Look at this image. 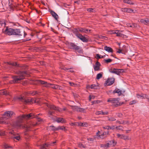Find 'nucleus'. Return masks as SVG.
<instances>
[{
	"instance_id": "nucleus-1",
	"label": "nucleus",
	"mask_w": 149,
	"mask_h": 149,
	"mask_svg": "<svg viewBox=\"0 0 149 149\" xmlns=\"http://www.w3.org/2000/svg\"><path fill=\"white\" fill-rule=\"evenodd\" d=\"M35 117L37 119L38 122L36 123H32V125L33 126H35L43 121L42 120L38 117L37 115L35 116L33 113H31L26 115H23L21 116L18 117L17 120L15 123V125L16 127L18 128H24L27 127V126L25 125H23L22 124L23 119H30Z\"/></svg>"
},
{
	"instance_id": "nucleus-2",
	"label": "nucleus",
	"mask_w": 149,
	"mask_h": 149,
	"mask_svg": "<svg viewBox=\"0 0 149 149\" xmlns=\"http://www.w3.org/2000/svg\"><path fill=\"white\" fill-rule=\"evenodd\" d=\"M17 74L19 75L13 76L12 78L13 80L9 81L10 84L17 83L19 81L24 79V76L27 74V72L26 71H19L17 72Z\"/></svg>"
},
{
	"instance_id": "nucleus-3",
	"label": "nucleus",
	"mask_w": 149,
	"mask_h": 149,
	"mask_svg": "<svg viewBox=\"0 0 149 149\" xmlns=\"http://www.w3.org/2000/svg\"><path fill=\"white\" fill-rule=\"evenodd\" d=\"M119 98H110L108 99L107 101L110 102L115 107H117L122 104L119 102Z\"/></svg>"
},
{
	"instance_id": "nucleus-4",
	"label": "nucleus",
	"mask_w": 149,
	"mask_h": 149,
	"mask_svg": "<svg viewBox=\"0 0 149 149\" xmlns=\"http://www.w3.org/2000/svg\"><path fill=\"white\" fill-rule=\"evenodd\" d=\"M13 35L20 36L23 35L24 37H25L27 34L24 31L21 30L19 29H14Z\"/></svg>"
},
{
	"instance_id": "nucleus-5",
	"label": "nucleus",
	"mask_w": 149,
	"mask_h": 149,
	"mask_svg": "<svg viewBox=\"0 0 149 149\" xmlns=\"http://www.w3.org/2000/svg\"><path fill=\"white\" fill-rule=\"evenodd\" d=\"M74 34L75 36L82 41L84 42H87L88 41V40L84 36L79 33L78 31L74 32Z\"/></svg>"
},
{
	"instance_id": "nucleus-6",
	"label": "nucleus",
	"mask_w": 149,
	"mask_h": 149,
	"mask_svg": "<svg viewBox=\"0 0 149 149\" xmlns=\"http://www.w3.org/2000/svg\"><path fill=\"white\" fill-rule=\"evenodd\" d=\"M18 99L25 104H31V100L30 98H26L24 96H20L18 97Z\"/></svg>"
},
{
	"instance_id": "nucleus-7",
	"label": "nucleus",
	"mask_w": 149,
	"mask_h": 149,
	"mask_svg": "<svg viewBox=\"0 0 149 149\" xmlns=\"http://www.w3.org/2000/svg\"><path fill=\"white\" fill-rule=\"evenodd\" d=\"M70 46L71 49H75V50L77 51L79 53H81L82 52V50L80 47L74 43H70Z\"/></svg>"
},
{
	"instance_id": "nucleus-8",
	"label": "nucleus",
	"mask_w": 149,
	"mask_h": 149,
	"mask_svg": "<svg viewBox=\"0 0 149 149\" xmlns=\"http://www.w3.org/2000/svg\"><path fill=\"white\" fill-rule=\"evenodd\" d=\"M46 105L50 108L51 110H53L59 112H62V110L61 108H59L58 107L55 106L53 105H50L47 103H46Z\"/></svg>"
},
{
	"instance_id": "nucleus-9",
	"label": "nucleus",
	"mask_w": 149,
	"mask_h": 149,
	"mask_svg": "<svg viewBox=\"0 0 149 149\" xmlns=\"http://www.w3.org/2000/svg\"><path fill=\"white\" fill-rule=\"evenodd\" d=\"M14 113L12 111H8L5 113L2 118L5 119L10 118L13 114Z\"/></svg>"
},
{
	"instance_id": "nucleus-10",
	"label": "nucleus",
	"mask_w": 149,
	"mask_h": 149,
	"mask_svg": "<svg viewBox=\"0 0 149 149\" xmlns=\"http://www.w3.org/2000/svg\"><path fill=\"white\" fill-rule=\"evenodd\" d=\"M9 133L12 135L11 136L14 139V140H15V139L18 141L20 140L21 137L18 134L15 133L13 131L9 132Z\"/></svg>"
},
{
	"instance_id": "nucleus-11",
	"label": "nucleus",
	"mask_w": 149,
	"mask_h": 149,
	"mask_svg": "<svg viewBox=\"0 0 149 149\" xmlns=\"http://www.w3.org/2000/svg\"><path fill=\"white\" fill-rule=\"evenodd\" d=\"M116 143V142H115L114 141H110L109 143H107L106 144H101V147H106L107 148L109 147V146L111 145L112 146H114Z\"/></svg>"
},
{
	"instance_id": "nucleus-12",
	"label": "nucleus",
	"mask_w": 149,
	"mask_h": 149,
	"mask_svg": "<svg viewBox=\"0 0 149 149\" xmlns=\"http://www.w3.org/2000/svg\"><path fill=\"white\" fill-rule=\"evenodd\" d=\"M123 70L119 69L113 68L110 70L109 72L118 75L121 72H123Z\"/></svg>"
},
{
	"instance_id": "nucleus-13",
	"label": "nucleus",
	"mask_w": 149,
	"mask_h": 149,
	"mask_svg": "<svg viewBox=\"0 0 149 149\" xmlns=\"http://www.w3.org/2000/svg\"><path fill=\"white\" fill-rule=\"evenodd\" d=\"M75 31L80 32L84 33H87L90 32L91 30L89 29H86V28H78L75 29Z\"/></svg>"
},
{
	"instance_id": "nucleus-14",
	"label": "nucleus",
	"mask_w": 149,
	"mask_h": 149,
	"mask_svg": "<svg viewBox=\"0 0 149 149\" xmlns=\"http://www.w3.org/2000/svg\"><path fill=\"white\" fill-rule=\"evenodd\" d=\"M13 32L14 29L11 28H8V27H6L5 31H3L5 34H8V35H13Z\"/></svg>"
},
{
	"instance_id": "nucleus-15",
	"label": "nucleus",
	"mask_w": 149,
	"mask_h": 149,
	"mask_svg": "<svg viewBox=\"0 0 149 149\" xmlns=\"http://www.w3.org/2000/svg\"><path fill=\"white\" fill-rule=\"evenodd\" d=\"M37 82L38 84H41L42 85H43V86L44 87H45L47 88L50 87V84L47 83V82H45L44 81L40 80H37Z\"/></svg>"
},
{
	"instance_id": "nucleus-16",
	"label": "nucleus",
	"mask_w": 149,
	"mask_h": 149,
	"mask_svg": "<svg viewBox=\"0 0 149 149\" xmlns=\"http://www.w3.org/2000/svg\"><path fill=\"white\" fill-rule=\"evenodd\" d=\"M2 3L3 6L7 8L10 6L9 0H3L2 1Z\"/></svg>"
},
{
	"instance_id": "nucleus-17",
	"label": "nucleus",
	"mask_w": 149,
	"mask_h": 149,
	"mask_svg": "<svg viewBox=\"0 0 149 149\" xmlns=\"http://www.w3.org/2000/svg\"><path fill=\"white\" fill-rule=\"evenodd\" d=\"M114 80V78H108L105 83V84H107V86L111 85L113 83Z\"/></svg>"
},
{
	"instance_id": "nucleus-18",
	"label": "nucleus",
	"mask_w": 149,
	"mask_h": 149,
	"mask_svg": "<svg viewBox=\"0 0 149 149\" xmlns=\"http://www.w3.org/2000/svg\"><path fill=\"white\" fill-rule=\"evenodd\" d=\"M101 65L100 63L97 61L95 63V65L94 66V69L95 71H99L100 70V66Z\"/></svg>"
},
{
	"instance_id": "nucleus-19",
	"label": "nucleus",
	"mask_w": 149,
	"mask_h": 149,
	"mask_svg": "<svg viewBox=\"0 0 149 149\" xmlns=\"http://www.w3.org/2000/svg\"><path fill=\"white\" fill-rule=\"evenodd\" d=\"M50 85L52 86L51 88L53 89L59 90L63 89L62 87L57 85L50 84Z\"/></svg>"
},
{
	"instance_id": "nucleus-20",
	"label": "nucleus",
	"mask_w": 149,
	"mask_h": 149,
	"mask_svg": "<svg viewBox=\"0 0 149 149\" xmlns=\"http://www.w3.org/2000/svg\"><path fill=\"white\" fill-rule=\"evenodd\" d=\"M10 95V93L9 92L5 90H3L1 91H0V95Z\"/></svg>"
},
{
	"instance_id": "nucleus-21",
	"label": "nucleus",
	"mask_w": 149,
	"mask_h": 149,
	"mask_svg": "<svg viewBox=\"0 0 149 149\" xmlns=\"http://www.w3.org/2000/svg\"><path fill=\"white\" fill-rule=\"evenodd\" d=\"M50 13L52 16L54 17L55 19L57 20L58 18V16L56 13L53 10H51Z\"/></svg>"
},
{
	"instance_id": "nucleus-22",
	"label": "nucleus",
	"mask_w": 149,
	"mask_h": 149,
	"mask_svg": "<svg viewBox=\"0 0 149 149\" xmlns=\"http://www.w3.org/2000/svg\"><path fill=\"white\" fill-rule=\"evenodd\" d=\"M104 49L109 52L112 53L113 52V50L112 48L109 47L105 46L104 47Z\"/></svg>"
},
{
	"instance_id": "nucleus-23",
	"label": "nucleus",
	"mask_w": 149,
	"mask_h": 149,
	"mask_svg": "<svg viewBox=\"0 0 149 149\" xmlns=\"http://www.w3.org/2000/svg\"><path fill=\"white\" fill-rule=\"evenodd\" d=\"M52 144H47V143H45L43 145H42L41 146L40 148L41 149H46V147H49V146H52Z\"/></svg>"
},
{
	"instance_id": "nucleus-24",
	"label": "nucleus",
	"mask_w": 149,
	"mask_h": 149,
	"mask_svg": "<svg viewBox=\"0 0 149 149\" xmlns=\"http://www.w3.org/2000/svg\"><path fill=\"white\" fill-rule=\"evenodd\" d=\"M140 22L145 24H149V19H141L140 20Z\"/></svg>"
},
{
	"instance_id": "nucleus-25",
	"label": "nucleus",
	"mask_w": 149,
	"mask_h": 149,
	"mask_svg": "<svg viewBox=\"0 0 149 149\" xmlns=\"http://www.w3.org/2000/svg\"><path fill=\"white\" fill-rule=\"evenodd\" d=\"M56 121L58 123H64L65 122L63 118H57Z\"/></svg>"
},
{
	"instance_id": "nucleus-26",
	"label": "nucleus",
	"mask_w": 149,
	"mask_h": 149,
	"mask_svg": "<svg viewBox=\"0 0 149 149\" xmlns=\"http://www.w3.org/2000/svg\"><path fill=\"white\" fill-rule=\"evenodd\" d=\"M113 93H116L118 94L119 95H120L122 94V91L118 89H115V90L113 91Z\"/></svg>"
},
{
	"instance_id": "nucleus-27",
	"label": "nucleus",
	"mask_w": 149,
	"mask_h": 149,
	"mask_svg": "<svg viewBox=\"0 0 149 149\" xmlns=\"http://www.w3.org/2000/svg\"><path fill=\"white\" fill-rule=\"evenodd\" d=\"M103 74V73L102 72L98 74L96 76V79L98 80L101 78L102 77Z\"/></svg>"
},
{
	"instance_id": "nucleus-28",
	"label": "nucleus",
	"mask_w": 149,
	"mask_h": 149,
	"mask_svg": "<svg viewBox=\"0 0 149 149\" xmlns=\"http://www.w3.org/2000/svg\"><path fill=\"white\" fill-rule=\"evenodd\" d=\"M72 109L74 111H79V107L77 106H71Z\"/></svg>"
},
{
	"instance_id": "nucleus-29",
	"label": "nucleus",
	"mask_w": 149,
	"mask_h": 149,
	"mask_svg": "<svg viewBox=\"0 0 149 149\" xmlns=\"http://www.w3.org/2000/svg\"><path fill=\"white\" fill-rule=\"evenodd\" d=\"M120 139L126 140H130V139L128 136H125L124 134H122V137H120Z\"/></svg>"
},
{
	"instance_id": "nucleus-30",
	"label": "nucleus",
	"mask_w": 149,
	"mask_h": 149,
	"mask_svg": "<svg viewBox=\"0 0 149 149\" xmlns=\"http://www.w3.org/2000/svg\"><path fill=\"white\" fill-rule=\"evenodd\" d=\"M64 130V131H66L67 130L65 128V127L64 126H59L57 127V129L56 130Z\"/></svg>"
},
{
	"instance_id": "nucleus-31",
	"label": "nucleus",
	"mask_w": 149,
	"mask_h": 149,
	"mask_svg": "<svg viewBox=\"0 0 149 149\" xmlns=\"http://www.w3.org/2000/svg\"><path fill=\"white\" fill-rule=\"evenodd\" d=\"M123 2L125 3H127L128 4H130V5H133L134 4V3H132L131 2V1L130 0H124Z\"/></svg>"
},
{
	"instance_id": "nucleus-32",
	"label": "nucleus",
	"mask_w": 149,
	"mask_h": 149,
	"mask_svg": "<svg viewBox=\"0 0 149 149\" xmlns=\"http://www.w3.org/2000/svg\"><path fill=\"white\" fill-rule=\"evenodd\" d=\"M3 146L4 148L5 149L12 148V147L11 146H10V145L6 143H4V144Z\"/></svg>"
},
{
	"instance_id": "nucleus-33",
	"label": "nucleus",
	"mask_w": 149,
	"mask_h": 149,
	"mask_svg": "<svg viewBox=\"0 0 149 149\" xmlns=\"http://www.w3.org/2000/svg\"><path fill=\"white\" fill-rule=\"evenodd\" d=\"M116 36L119 37H123L124 35L120 33L119 31H118V32L116 34Z\"/></svg>"
},
{
	"instance_id": "nucleus-34",
	"label": "nucleus",
	"mask_w": 149,
	"mask_h": 149,
	"mask_svg": "<svg viewBox=\"0 0 149 149\" xmlns=\"http://www.w3.org/2000/svg\"><path fill=\"white\" fill-rule=\"evenodd\" d=\"M7 64L9 65H11L13 66H17V64L16 63L14 62H8Z\"/></svg>"
},
{
	"instance_id": "nucleus-35",
	"label": "nucleus",
	"mask_w": 149,
	"mask_h": 149,
	"mask_svg": "<svg viewBox=\"0 0 149 149\" xmlns=\"http://www.w3.org/2000/svg\"><path fill=\"white\" fill-rule=\"evenodd\" d=\"M72 69V68H71L70 69H67L66 68H64L63 69L65 71H67V70H69L68 71V72H74V71Z\"/></svg>"
},
{
	"instance_id": "nucleus-36",
	"label": "nucleus",
	"mask_w": 149,
	"mask_h": 149,
	"mask_svg": "<svg viewBox=\"0 0 149 149\" xmlns=\"http://www.w3.org/2000/svg\"><path fill=\"white\" fill-rule=\"evenodd\" d=\"M6 135V132L4 131H1L0 130V136H3Z\"/></svg>"
},
{
	"instance_id": "nucleus-37",
	"label": "nucleus",
	"mask_w": 149,
	"mask_h": 149,
	"mask_svg": "<svg viewBox=\"0 0 149 149\" xmlns=\"http://www.w3.org/2000/svg\"><path fill=\"white\" fill-rule=\"evenodd\" d=\"M86 110V109L84 108H79V111L80 112H85Z\"/></svg>"
},
{
	"instance_id": "nucleus-38",
	"label": "nucleus",
	"mask_w": 149,
	"mask_h": 149,
	"mask_svg": "<svg viewBox=\"0 0 149 149\" xmlns=\"http://www.w3.org/2000/svg\"><path fill=\"white\" fill-rule=\"evenodd\" d=\"M69 84L70 85V86H77V84H76L75 83H73V82H69Z\"/></svg>"
},
{
	"instance_id": "nucleus-39",
	"label": "nucleus",
	"mask_w": 149,
	"mask_h": 149,
	"mask_svg": "<svg viewBox=\"0 0 149 149\" xmlns=\"http://www.w3.org/2000/svg\"><path fill=\"white\" fill-rule=\"evenodd\" d=\"M104 136L106 135H109V131H107V132H104L102 134Z\"/></svg>"
},
{
	"instance_id": "nucleus-40",
	"label": "nucleus",
	"mask_w": 149,
	"mask_h": 149,
	"mask_svg": "<svg viewBox=\"0 0 149 149\" xmlns=\"http://www.w3.org/2000/svg\"><path fill=\"white\" fill-rule=\"evenodd\" d=\"M112 61V59L109 58L105 60V63H110Z\"/></svg>"
},
{
	"instance_id": "nucleus-41",
	"label": "nucleus",
	"mask_w": 149,
	"mask_h": 149,
	"mask_svg": "<svg viewBox=\"0 0 149 149\" xmlns=\"http://www.w3.org/2000/svg\"><path fill=\"white\" fill-rule=\"evenodd\" d=\"M143 98H146L148 100V98H149L148 96L146 94H142V96H141Z\"/></svg>"
},
{
	"instance_id": "nucleus-42",
	"label": "nucleus",
	"mask_w": 149,
	"mask_h": 149,
	"mask_svg": "<svg viewBox=\"0 0 149 149\" xmlns=\"http://www.w3.org/2000/svg\"><path fill=\"white\" fill-rule=\"evenodd\" d=\"M94 9L93 8H89L87 9V11L89 12H93Z\"/></svg>"
},
{
	"instance_id": "nucleus-43",
	"label": "nucleus",
	"mask_w": 149,
	"mask_h": 149,
	"mask_svg": "<svg viewBox=\"0 0 149 149\" xmlns=\"http://www.w3.org/2000/svg\"><path fill=\"white\" fill-rule=\"evenodd\" d=\"M108 120L109 121H115L116 120V119L112 117L109 118Z\"/></svg>"
},
{
	"instance_id": "nucleus-44",
	"label": "nucleus",
	"mask_w": 149,
	"mask_h": 149,
	"mask_svg": "<svg viewBox=\"0 0 149 149\" xmlns=\"http://www.w3.org/2000/svg\"><path fill=\"white\" fill-rule=\"evenodd\" d=\"M121 10L122 12H127V8H122L121 9Z\"/></svg>"
},
{
	"instance_id": "nucleus-45",
	"label": "nucleus",
	"mask_w": 149,
	"mask_h": 149,
	"mask_svg": "<svg viewBox=\"0 0 149 149\" xmlns=\"http://www.w3.org/2000/svg\"><path fill=\"white\" fill-rule=\"evenodd\" d=\"M54 113V112L53 111H49L48 112V115H49V116L50 117V116L52 115L53 113Z\"/></svg>"
},
{
	"instance_id": "nucleus-46",
	"label": "nucleus",
	"mask_w": 149,
	"mask_h": 149,
	"mask_svg": "<svg viewBox=\"0 0 149 149\" xmlns=\"http://www.w3.org/2000/svg\"><path fill=\"white\" fill-rule=\"evenodd\" d=\"M95 58H101V56L98 54H96Z\"/></svg>"
},
{
	"instance_id": "nucleus-47",
	"label": "nucleus",
	"mask_w": 149,
	"mask_h": 149,
	"mask_svg": "<svg viewBox=\"0 0 149 149\" xmlns=\"http://www.w3.org/2000/svg\"><path fill=\"white\" fill-rule=\"evenodd\" d=\"M103 128L105 129H107V130H110V126H107L105 127H103Z\"/></svg>"
},
{
	"instance_id": "nucleus-48",
	"label": "nucleus",
	"mask_w": 149,
	"mask_h": 149,
	"mask_svg": "<svg viewBox=\"0 0 149 149\" xmlns=\"http://www.w3.org/2000/svg\"><path fill=\"white\" fill-rule=\"evenodd\" d=\"M134 10L131 8H127V12L130 13L131 12H133Z\"/></svg>"
},
{
	"instance_id": "nucleus-49",
	"label": "nucleus",
	"mask_w": 149,
	"mask_h": 149,
	"mask_svg": "<svg viewBox=\"0 0 149 149\" xmlns=\"http://www.w3.org/2000/svg\"><path fill=\"white\" fill-rule=\"evenodd\" d=\"M94 98H95V96H94L90 95L89 96V101H91V99H94Z\"/></svg>"
},
{
	"instance_id": "nucleus-50",
	"label": "nucleus",
	"mask_w": 149,
	"mask_h": 149,
	"mask_svg": "<svg viewBox=\"0 0 149 149\" xmlns=\"http://www.w3.org/2000/svg\"><path fill=\"white\" fill-rule=\"evenodd\" d=\"M0 24H1V26H2L3 25H5V22L4 21H2L0 20Z\"/></svg>"
},
{
	"instance_id": "nucleus-51",
	"label": "nucleus",
	"mask_w": 149,
	"mask_h": 149,
	"mask_svg": "<svg viewBox=\"0 0 149 149\" xmlns=\"http://www.w3.org/2000/svg\"><path fill=\"white\" fill-rule=\"evenodd\" d=\"M136 102V101L135 100H134L130 102V105H132L135 103Z\"/></svg>"
},
{
	"instance_id": "nucleus-52",
	"label": "nucleus",
	"mask_w": 149,
	"mask_h": 149,
	"mask_svg": "<svg viewBox=\"0 0 149 149\" xmlns=\"http://www.w3.org/2000/svg\"><path fill=\"white\" fill-rule=\"evenodd\" d=\"M123 50L121 49H118V50L117 51V52L118 53H123L122 52Z\"/></svg>"
},
{
	"instance_id": "nucleus-53",
	"label": "nucleus",
	"mask_w": 149,
	"mask_h": 149,
	"mask_svg": "<svg viewBox=\"0 0 149 149\" xmlns=\"http://www.w3.org/2000/svg\"><path fill=\"white\" fill-rule=\"evenodd\" d=\"M87 140L88 141H94V139L93 138H88Z\"/></svg>"
},
{
	"instance_id": "nucleus-54",
	"label": "nucleus",
	"mask_w": 149,
	"mask_h": 149,
	"mask_svg": "<svg viewBox=\"0 0 149 149\" xmlns=\"http://www.w3.org/2000/svg\"><path fill=\"white\" fill-rule=\"evenodd\" d=\"M51 127H53V129H52V130L54 131H57L58 130H56L57 129V127H55L53 126H50Z\"/></svg>"
},
{
	"instance_id": "nucleus-55",
	"label": "nucleus",
	"mask_w": 149,
	"mask_h": 149,
	"mask_svg": "<svg viewBox=\"0 0 149 149\" xmlns=\"http://www.w3.org/2000/svg\"><path fill=\"white\" fill-rule=\"evenodd\" d=\"M98 137H100V138L103 139V138H104L106 137V136H105L104 137L102 134H101V135H99L98 136Z\"/></svg>"
},
{
	"instance_id": "nucleus-56",
	"label": "nucleus",
	"mask_w": 149,
	"mask_h": 149,
	"mask_svg": "<svg viewBox=\"0 0 149 149\" xmlns=\"http://www.w3.org/2000/svg\"><path fill=\"white\" fill-rule=\"evenodd\" d=\"M100 102L99 100H95L92 102L93 104H95L96 103H99Z\"/></svg>"
},
{
	"instance_id": "nucleus-57",
	"label": "nucleus",
	"mask_w": 149,
	"mask_h": 149,
	"mask_svg": "<svg viewBox=\"0 0 149 149\" xmlns=\"http://www.w3.org/2000/svg\"><path fill=\"white\" fill-rule=\"evenodd\" d=\"M101 114H102V115H107L108 114V112H104L102 111H101Z\"/></svg>"
},
{
	"instance_id": "nucleus-58",
	"label": "nucleus",
	"mask_w": 149,
	"mask_h": 149,
	"mask_svg": "<svg viewBox=\"0 0 149 149\" xmlns=\"http://www.w3.org/2000/svg\"><path fill=\"white\" fill-rule=\"evenodd\" d=\"M110 130H114L115 129V126L112 125L111 126H110Z\"/></svg>"
},
{
	"instance_id": "nucleus-59",
	"label": "nucleus",
	"mask_w": 149,
	"mask_h": 149,
	"mask_svg": "<svg viewBox=\"0 0 149 149\" xmlns=\"http://www.w3.org/2000/svg\"><path fill=\"white\" fill-rule=\"evenodd\" d=\"M123 127L120 125L118 126V130H123Z\"/></svg>"
},
{
	"instance_id": "nucleus-60",
	"label": "nucleus",
	"mask_w": 149,
	"mask_h": 149,
	"mask_svg": "<svg viewBox=\"0 0 149 149\" xmlns=\"http://www.w3.org/2000/svg\"><path fill=\"white\" fill-rule=\"evenodd\" d=\"M116 122L117 123H118L119 124H123V123H124V121H123L122 122H121V121H116Z\"/></svg>"
},
{
	"instance_id": "nucleus-61",
	"label": "nucleus",
	"mask_w": 149,
	"mask_h": 149,
	"mask_svg": "<svg viewBox=\"0 0 149 149\" xmlns=\"http://www.w3.org/2000/svg\"><path fill=\"white\" fill-rule=\"evenodd\" d=\"M126 25L127 26H128V27H132V26H133V25H131V24L130 23H127L126 24Z\"/></svg>"
},
{
	"instance_id": "nucleus-62",
	"label": "nucleus",
	"mask_w": 149,
	"mask_h": 149,
	"mask_svg": "<svg viewBox=\"0 0 149 149\" xmlns=\"http://www.w3.org/2000/svg\"><path fill=\"white\" fill-rule=\"evenodd\" d=\"M122 134H117V136L118 138H119L120 139V137H122Z\"/></svg>"
},
{
	"instance_id": "nucleus-63",
	"label": "nucleus",
	"mask_w": 149,
	"mask_h": 149,
	"mask_svg": "<svg viewBox=\"0 0 149 149\" xmlns=\"http://www.w3.org/2000/svg\"><path fill=\"white\" fill-rule=\"evenodd\" d=\"M96 86L95 85H91L90 86V88L92 89H95V87Z\"/></svg>"
},
{
	"instance_id": "nucleus-64",
	"label": "nucleus",
	"mask_w": 149,
	"mask_h": 149,
	"mask_svg": "<svg viewBox=\"0 0 149 149\" xmlns=\"http://www.w3.org/2000/svg\"><path fill=\"white\" fill-rule=\"evenodd\" d=\"M118 30H116V31H112V33L113 34H116L118 32Z\"/></svg>"
}]
</instances>
